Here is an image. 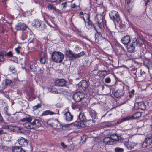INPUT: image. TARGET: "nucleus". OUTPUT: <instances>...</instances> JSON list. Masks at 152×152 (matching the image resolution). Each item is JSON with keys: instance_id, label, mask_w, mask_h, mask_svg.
<instances>
[{"instance_id": "obj_1", "label": "nucleus", "mask_w": 152, "mask_h": 152, "mask_svg": "<svg viewBox=\"0 0 152 152\" xmlns=\"http://www.w3.org/2000/svg\"><path fill=\"white\" fill-rule=\"evenodd\" d=\"M32 25L41 31L46 29V24L42 21L38 19H35L32 23Z\"/></svg>"}, {"instance_id": "obj_2", "label": "nucleus", "mask_w": 152, "mask_h": 152, "mask_svg": "<svg viewBox=\"0 0 152 152\" xmlns=\"http://www.w3.org/2000/svg\"><path fill=\"white\" fill-rule=\"evenodd\" d=\"M52 60L56 63H60L62 62L64 57V54L61 52L54 51L52 54Z\"/></svg>"}, {"instance_id": "obj_3", "label": "nucleus", "mask_w": 152, "mask_h": 152, "mask_svg": "<svg viewBox=\"0 0 152 152\" xmlns=\"http://www.w3.org/2000/svg\"><path fill=\"white\" fill-rule=\"evenodd\" d=\"M86 116L83 113L80 112L79 115L80 121H79L78 119L74 123L75 126L77 127H85V125L84 122L85 120H87V119L86 118Z\"/></svg>"}, {"instance_id": "obj_4", "label": "nucleus", "mask_w": 152, "mask_h": 152, "mask_svg": "<svg viewBox=\"0 0 152 152\" xmlns=\"http://www.w3.org/2000/svg\"><path fill=\"white\" fill-rule=\"evenodd\" d=\"M122 88L124 91H127L126 99L127 100H130L131 98H133L134 96L135 91L134 89L130 90L129 86L125 85L124 83L120 84Z\"/></svg>"}, {"instance_id": "obj_5", "label": "nucleus", "mask_w": 152, "mask_h": 152, "mask_svg": "<svg viewBox=\"0 0 152 152\" xmlns=\"http://www.w3.org/2000/svg\"><path fill=\"white\" fill-rule=\"evenodd\" d=\"M115 45L116 46L119 48L118 51L120 50V51L119 54L120 55H123L125 58H127L128 57H129L131 55L126 53V51L124 49V48L117 41H115Z\"/></svg>"}, {"instance_id": "obj_6", "label": "nucleus", "mask_w": 152, "mask_h": 152, "mask_svg": "<svg viewBox=\"0 0 152 152\" xmlns=\"http://www.w3.org/2000/svg\"><path fill=\"white\" fill-rule=\"evenodd\" d=\"M28 46L31 48H38L41 46V44L40 42L36 38L30 37L29 39Z\"/></svg>"}, {"instance_id": "obj_7", "label": "nucleus", "mask_w": 152, "mask_h": 152, "mask_svg": "<svg viewBox=\"0 0 152 152\" xmlns=\"http://www.w3.org/2000/svg\"><path fill=\"white\" fill-rule=\"evenodd\" d=\"M96 23L103 24V27L105 26L106 21L104 18V15L102 14H97L95 17Z\"/></svg>"}, {"instance_id": "obj_8", "label": "nucleus", "mask_w": 152, "mask_h": 152, "mask_svg": "<svg viewBox=\"0 0 152 152\" xmlns=\"http://www.w3.org/2000/svg\"><path fill=\"white\" fill-rule=\"evenodd\" d=\"M109 16L112 20L114 22L118 23L120 20V17L118 12L112 10L109 13Z\"/></svg>"}, {"instance_id": "obj_9", "label": "nucleus", "mask_w": 152, "mask_h": 152, "mask_svg": "<svg viewBox=\"0 0 152 152\" xmlns=\"http://www.w3.org/2000/svg\"><path fill=\"white\" fill-rule=\"evenodd\" d=\"M85 97V94L83 92H76L72 96L73 100L76 102H79L83 99Z\"/></svg>"}, {"instance_id": "obj_10", "label": "nucleus", "mask_w": 152, "mask_h": 152, "mask_svg": "<svg viewBox=\"0 0 152 152\" xmlns=\"http://www.w3.org/2000/svg\"><path fill=\"white\" fill-rule=\"evenodd\" d=\"M104 29L106 31V35L107 36L106 39L109 41L113 40L114 39V36L115 33L113 31H111L108 28L107 25L103 27Z\"/></svg>"}, {"instance_id": "obj_11", "label": "nucleus", "mask_w": 152, "mask_h": 152, "mask_svg": "<svg viewBox=\"0 0 152 152\" xmlns=\"http://www.w3.org/2000/svg\"><path fill=\"white\" fill-rule=\"evenodd\" d=\"M152 143V134L150 133L146 136V137L143 142L142 146L143 148H146Z\"/></svg>"}, {"instance_id": "obj_12", "label": "nucleus", "mask_w": 152, "mask_h": 152, "mask_svg": "<svg viewBox=\"0 0 152 152\" xmlns=\"http://www.w3.org/2000/svg\"><path fill=\"white\" fill-rule=\"evenodd\" d=\"M95 41L99 44H102L106 42V39L102 35V33L101 34H95Z\"/></svg>"}, {"instance_id": "obj_13", "label": "nucleus", "mask_w": 152, "mask_h": 152, "mask_svg": "<svg viewBox=\"0 0 152 152\" xmlns=\"http://www.w3.org/2000/svg\"><path fill=\"white\" fill-rule=\"evenodd\" d=\"M138 42L137 39L136 38L132 39L131 44L129 47H127V50L129 52H132L134 50L135 46L137 45Z\"/></svg>"}, {"instance_id": "obj_14", "label": "nucleus", "mask_w": 152, "mask_h": 152, "mask_svg": "<svg viewBox=\"0 0 152 152\" xmlns=\"http://www.w3.org/2000/svg\"><path fill=\"white\" fill-rule=\"evenodd\" d=\"M66 81L64 79H59L56 80L54 82V85L58 87H65L66 86Z\"/></svg>"}, {"instance_id": "obj_15", "label": "nucleus", "mask_w": 152, "mask_h": 152, "mask_svg": "<svg viewBox=\"0 0 152 152\" xmlns=\"http://www.w3.org/2000/svg\"><path fill=\"white\" fill-rule=\"evenodd\" d=\"M28 141L27 139L22 137H20L18 140V143L21 147H25L27 146Z\"/></svg>"}, {"instance_id": "obj_16", "label": "nucleus", "mask_w": 152, "mask_h": 152, "mask_svg": "<svg viewBox=\"0 0 152 152\" xmlns=\"http://www.w3.org/2000/svg\"><path fill=\"white\" fill-rule=\"evenodd\" d=\"M93 26L97 32L96 34H101L102 33L103 31V24L95 23L93 24Z\"/></svg>"}, {"instance_id": "obj_17", "label": "nucleus", "mask_w": 152, "mask_h": 152, "mask_svg": "<svg viewBox=\"0 0 152 152\" xmlns=\"http://www.w3.org/2000/svg\"><path fill=\"white\" fill-rule=\"evenodd\" d=\"M84 16L88 21L86 28L88 29H90L91 28L93 24H92V23L90 19V14L89 13H85L84 15Z\"/></svg>"}, {"instance_id": "obj_18", "label": "nucleus", "mask_w": 152, "mask_h": 152, "mask_svg": "<svg viewBox=\"0 0 152 152\" xmlns=\"http://www.w3.org/2000/svg\"><path fill=\"white\" fill-rule=\"evenodd\" d=\"M27 28L26 25L21 22L18 23L15 26V28L17 30L25 31Z\"/></svg>"}, {"instance_id": "obj_19", "label": "nucleus", "mask_w": 152, "mask_h": 152, "mask_svg": "<svg viewBox=\"0 0 152 152\" xmlns=\"http://www.w3.org/2000/svg\"><path fill=\"white\" fill-rule=\"evenodd\" d=\"M79 85L80 86L79 89L82 91H84L88 87V82L86 80H83L79 83Z\"/></svg>"}, {"instance_id": "obj_20", "label": "nucleus", "mask_w": 152, "mask_h": 152, "mask_svg": "<svg viewBox=\"0 0 152 152\" xmlns=\"http://www.w3.org/2000/svg\"><path fill=\"white\" fill-rule=\"evenodd\" d=\"M64 116L65 120L67 121H71L73 118V115L71 114L68 109L66 110Z\"/></svg>"}, {"instance_id": "obj_21", "label": "nucleus", "mask_w": 152, "mask_h": 152, "mask_svg": "<svg viewBox=\"0 0 152 152\" xmlns=\"http://www.w3.org/2000/svg\"><path fill=\"white\" fill-rule=\"evenodd\" d=\"M31 123L32 129L38 128L41 125L40 122L38 119L34 120Z\"/></svg>"}, {"instance_id": "obj_22", "label": "nucleus", "mask_w": 152, "mask_h": 152, "mask_svg": "<svg viewBox=\"0 0 152 152\" xmlns=\"http://www.w3.org/2000/svg\"><path fill=\"white\" fill-rule=\"evenodd\" d=\"M66 55L69 58L70 60H72L77 58L76 54L74 53L70 50L66 51Z\"/></svg>"}, {"instance_id": "obj_23", "label": "nucleus", "mask_w": 152, "mask_h": 152, "mask_svg": "<svg viewBox=\"0 0 152 152\" xmlns=\"http://www.w3.org/2000/svg\"><path fill=\"white\" fill-rule=\"evenodd\" d=\"M123 89L122 90L121 89H118L114 93L115 96L116 98H121L125 93Z\"/></svg>"}, {"instance_id": "obj_24", "label": "nucleus", "mask_w": 152, "mask_h": 152, "mask_svg": "<svg viewBox=\"0 0 152 152\" xmlns=\"http://www.w3.org/2000/svg\"><path fill=\"white\" fill-rule=\"evenodd\" d=\"M122 43L125 45H127L130 41V38L129 35H126L123 37L121 39Z\"/></svg>"}, {"instance_id": "obj_25", "label": "nucleus", "mask_w": 152, "mask_h": 152, "mask_svg": "<svg viewBox=\"0 0 152 152\" xmlns=\"http://www.w3.org/2000/svg\"><path fill=\"white\" fill-rule=\"evenodd\" d=\"M125 145L126 146L128 149H131L133 148L136 145V144L134 142H126L124 143Z\"/></svg>"}, {"instance_id": "obj_26", "label": "nucleus", "mask_w": 152, "mask_h": 152, "mask_svg": "<svg viewBox=\"0 0 152 152\" xmlns=\"http://www.w3.org/2000/svg\"><path fill=\"white\" fill-rule=\"evenodd\" d=\"M12 152H25V151L21 146H14L12 148Z\"/></svg>"}, {"instance_id": "obj_27", "label": "nucleus", "mask_w": 152, "mask_h": 152, "mask_svg": "<svg viewBox=\"0 0 152 152\" xmlns=\"http://www.w3.org/2000/svg\"><path fill=\"white\" fill-rule=\"evenodd\" d=\"M97 75L102 78H104L107 75V72L106 70H99L97 74Z\"/></svg>"}, {"instance_id": "obj_28", "label": "nucleus", "mask_w": 152, "mask_h": 152, "mask_svg": "<svg viewBox=\"0 0 152 152\" xmlns=\"http://www.w3.org/2000/svg\"><path fill=\"white\" fill-rule=\"evenodd\" d=\"M142 114L141 112H137L134 114L132 115L131 116H128L129 117V120L132 119H137L141 116Z\"/></svg>"}, {"instance_id": "obj_29", "label": "nucleus", "mask_w": 152, "mask_h": 152, "mask_svg": "<svg viewBox=\"0 0 152 152\" xmlns=\"http://www.w3.org/2000/svg\"><path fill=\"white\" fill-rule=\"evenodd\" d=\"M111 139L109 137H106L103 139V142L106 144L109 145H113V142L111 140Z\"/></svg>"}, {"instance_id": "obj_30", "label": "nucleus", "mask_w": 152, "mask_h": 152, "mask_svg": "<svg viewBox=\"0 0 152 152\" xmlns=\"http://www.w3.org/2000/svg\"><path fill=\"white\" fill-rule=\"evenodd\" d=\"M111 140L113 142V145L115 142L119 140V136L116 134H113L110 136Z\"/></svg>"}, {"instance_id": "obj_31", "label": "nucleus", "mask_w": 152, "mask_h": 152, "mask_svg": "<svg viewBox=\"0 0 152 152\" xmlns=\"http://www.w3.org/2000/svg\"><path fill=\"white\" fill-rule=\"evenodd\" d=\"M56 114H59V112H58V113H56L50 110H47L43 111L42 113V115L43 116H45L47 115H52Z\"/></svg>"}, {"instance_id": "obj_32", "label": "nucleus", "mask_w": 152, "mask_h": 152, "mask_svg": "<svg viewBox=\"0 0 152 152\" xmlns=\"http://www.w3.org/2000/svg\"><path fill=\"white\" fill-rule=\"evenodd\" d=\"M146 108V105L144 102H141L138 103V108L139 109L144 110Z\"/></svg>"}, {"instance_id": "obj_33", "label": "nucleus", "mask_w": 152, "mask_h": 152, "mask_svg": "<svg viewBox=\"0 0 152 152\" xmlns=\"http://www.w3.org/2000/svg\"><path fill=\"white\" fill-rule=\"evenodd\" d=\"M129 117L127 116L126 117L123 118L122 119H119L117 120V121L115 122V124L116 125L118 124H120L122 122L126 121L129 120Z\"/></svg>"}, {"instance_id": "obj_34", "label": "nucleus", "mask_w": 152, "mask_h": 152, "mask_svg": "<svg viewBox=\"0 0 152 152\" xmlns=\"http://www.w3.org/2000/svg\"><path fill=\"white\" fill-rule=\"evenodd\" d=\"M48 90L52 93L54 94L58 93V91L57 88H54L53 86H51L48 88Z\"/></svg>"}, {"instance_id": "obj_35", "label": "nucleus", "mask_w": 152, "mask_h": 152, "mask_svg": "<svg viewBox=\"0 0 152 152\" xmlns=\"http://www.w3.org/2000/svg\"><path fill=\"white\" fill-rule=\"evenodd\" d=\"M88 120V121L84 122L85 127L86 126H91L93 125V124L95 123V121L93 119L92 120Z\"/></svg>"}, {"instance_id": "obj_36", "label": "nucleus", "mask_w": 152, "mask_h": 152, "mask_svg": "<svg viewBox=\"0 0 152 152\" xmlns=\"http://www.w3.org/2000/svg\"><path fill=\"white\" fill-rule=\"evenodd\" d=\"M23 126L27 129H32L31 122H25L23 124Z\"/></svg>"}, {"instance_id": "obj_37", "label": "nucleus", "mask_w": 152, "mask_h": 152, "mask_svg": "<svg viewBox=\"0 0 152 152\" xmlns=\"http://www.w3.org/2000/svg\"><path fill=\"white\" fill-rule=\"evenodd\" d=\"M32 119L31 117H26L23 118L20 120V121L22 122H31Z\"/></svg>"}, {"instance_id": "obj_38", "label": "nucleus", "mask_w": 152, "mask_h": 152, "mask_svg": "<svg viewBox=\"0 0 152 152\" xmlns=\"http://www.w3.org/2000/svg\"><path fill=\"white\" fill-rule=\"evenodd\" d=\"M97 115L96 112L93 110H91L89 111V115L92 118H95Z\"/></svg>"}, {"instance_id": "obj_39", "label": "nucleus", "mask_w": 152, "mask_h": 152, "mask_svg": "<svg viewBox=\"0 0 152 152\" xmlns=\"http://www.w3.org/2000/svg\"><path fill=\"white\" fill-rule=\"evenodd\" d=\"M86 54V52L84 51H82L80 53H78L77 54H76V57H77V58L80 57L85 55Z\"/></svg>"}, {"instance_id": "obj_40", "label": "nucleus", "mask_w": 152, "mask_h": 152, "mask_svg": "<svg viewBox=\"0 0 152 152\" xmlns=\"http://www.w3.org/2000/svg\"><path fill=\"white\" fill-rule=\"evenodd\" d=\"M46 57L45 56L41 57L40 60V63L42 64H44L46 61Z\"/></svg>"}, {"instance_id": "obj_41", "label": "nucleus", "mask_w": 152, "mask_h": 152, "mask_svg": "<svg viewBox=\"0 0 152 152\" xmlns=\"http://www.w3.org/2000/svg\"><path fill=\"white\" fill-rule=\"evenodd\" d=\"M48 9L49 10H51L52 9H53L54 10H56V7L54 6L53 5H51L50 4H49L48 5Z\"/></svg>"}, {"instance_id": "obj_42", "label": "nucleus", "mask_w": 152, "mask_h": 152, "mask_svg": "<svg viewBox=\"0 0 152 152\" xmlns=\"http://www.w3.org/2000/svg\"><path fill=\"white\" fill-rule=\"evenodd\" d=\"M29 91L30 92V94H29L28 93H27V96L29 98L31 97L34 94V91L31 88H30Z\"/></svg>"}, {"instance_id": "obj_43", "label": "nucleus", "mask_w": 152, "mask_h": 152, "mask_svg": "<svg viewBox=\"0 0 152 152\" xmlns=\"http://www.w3.org/2000/svg\"><path fill=\"white\" fill-rule=\"evenodd\" d=\"M86 13H84L83 12H80V14L82 16H80V18H83L85 23L86 24V21L85 19V17L84 15Z\"/></svg>"}, {"instance_id": "obj_44", "label": "nucleus", "mask_w": 152, "mask_h": 152, "mask_svg": "<svg viewBox=\"0 0 152 152\" xmlns=\"http://www.w3.org/2000/svg\"><path fill=\"white\" fill-rule=\"evenodd\" d=\"M9 70L12 72L13 73H15V68L13 66H10L9 67Z\"/></svg>"}, {"instance_id": "obj_45", "label": "nucleus", "mask_w": 152, "mask_h": 152, "mask_svg": "<svg viewBox=\"0 0 152 152\" xmlns=\"http://www.w3.org/2000/svg\"><path fill=\"white\" fill-rule=\"evenodd\" d=\"M30 70L31 71L34 72L36 71L37 68L34 65L32 64L30 66Z\"/></svg>"}, {"instance_id": "obj_46", "label": "nucleus", "mask_w": 152, "mask_h": 152, "mask_svg": "<svg viewBox=\"0 0 152 152\" xmlns=\"http://www.w3.org/2000/svg\"><path fill=\"white\" fill-rule=\"evenodd\" d=\"M91 1L94 3V5H96L97 4L96 6H97L99 5H100L101 3V2H99V0H91Z\"/></svg>"}, {"instance_id": "obj_47", "label": "nucleus", "mask_w": 152, "mask_h": 152, "mask_svg": "<svg viewBox=\"0 0 152 152\" xmlns=\"http://www.w3.org/2000/svg\"><path fill=\"white\" fill-rule=\"evenodd\" d=\"M21 47L19 46L17 48L15 49V51L18 54H20V50L21 49Z\"/></svg>"}, {"instance_id": "obj_48", "label": "nucleus", "mask_w": 152, "mask_h": 152, "mask_svg": "<svg viewBox=\"0 0 152 152\" xmlns=\"http://www.w3.org/2000/svg\"><path fill=\"white\" fill-rule=\"evenodd\" d=\"M115 152H123L124 149L119 147H116L115 149Z\"/></svg>"}, {"instance_id": "obj_49", "label": "nucleus", "mask_w": 152, "mask_h": 152, "mask_svg": "<svg viewBox=\"0 0 152 152\" xmlns=\"http://www.w3.org/2000/svg\"><path fill=\"white\" fill-rule=\"evenodd\" d=\"M41 105L40 104H38L34 106L33 107V109L34 110H36L38 109L41 107Z\"/></svg>"}, {"instance_id": "obj_50", "label": "nucleus", "mask_w": 152, "mask_h": 152, "mask_svg": "<svg viewBox=\"0 0 152 152\" xmlns=\"http://www.w3.org/2000/svg\"><path fill=\"white\" fill-rule=\"evenodd\" d=\"M111 81V80L109 77H107L106 78L104 79V82L105 83H108Z\"/></svg>"}, {"instance_id": "obj_51", "label": "nucleus", "mask_w": 152, "mask_h": 152, "mask_svg": "<svg viewBox=\"0 0 152 152\" xmlns=\"http://www.w3.org/2000/svg\"><path fill=\"white\" fill-rule=\"evenodd\" d=\"M80 49L81 48L79 47L78 45H76L74 48L75 50L77 52L80 51Z\"/></svg>"}, {"instance_id": "obj_52", "label": "nucleus", "mask_w": 152, "mask_h": 152, "mask_svg": "<svg viewBox=\"0 0 152 152\" xmlns=\"http://www.w3.org/2000/svg\"><path fill=\"white\" fill-rule=\"evenodd\" d=\"M4 59L3 54H0V62H2L4 61Z\"/></svg>"}, {"instance_id": "obj_53", "label": "nucleus", "mask_w": 152, "mask_h": 152, "mask_svg": "<svg viewBox=\"0 0 152 152\" xmlns=\"http://www.w3.org/2000/svg\"><path fill=\"white\" fill-rule=\"evenodd\" d=\"M15 129L17 130L18 132H22V130H23V129L21 127H18L16 126H14Z\"/></svg>"}, {"instance_id": "obj_54", "label": "nucleus", "mask_w": 152, "mask_h": 152, "mask_svg": "<svg viewBox=\"0 0 152 152\" xmlns=\"http://www.w3.org/2000/svg\"><path fill=\"white\" fill-rule=\"evenodd\" d=\"M7 56L8 57H12L13 56L12 53L11 51H10L7 53Z\"/></svg>"}, {"instance_id": "obj_55", "label": "nucleus", "mask_w": 152, "mask_h": 152, "mask_svg": "<svg viewBox=\"0 0 152 152\" xmlns=\"http://www.w3.org/2000/svg\"><path fill=\"white\" fill-rule=\"evenodd\" d=\"M2 128L3 129H9L10 127L9 125H4L2 126Z\"/></svg>"}, {"instance_id": "obj_56", "label": "nucleus", "mask_w": 152, "mask_h": 152, "mask_svg": "<svg viewBox=\"0 0 152 152\" xmlns=\"http://www.w3.org/2000/svg\"><path fill=\"white\" fill-rule=\"evenodd\" d=\"M88 137L86 135H84L81 137V139L83 140V141H85L86 138Z\"/></svg>"}, {"instance_id": "obj_57", "label": "nucleus", "mask_w": 152, "mask_h": 152, "mask_svg": "<svg viewBox=\"0 0 152 152\" xmlns=\"http://www.w3.org/2000/svg\"><path fill=\"white\" fill-rule=\"evenodd\" d=\"M11 83V80H7L6 81V85H10Z\"/></svg>"}, {"instance_id": "obj_58", "label": "nucleus", "mask_w": 152, "mask_h": 152, "mask_svg": "<svg viewBox=\"0 0 152 152\" xmlns=\"http://www.w3.org/2000/svg\"><path fill=\"white\" fill-rule=\"evenodd\" d=\"M86 118L87 119V120H85V122L88 121V119L92 120L93 119V118H92L90 117V116L89 115H88L87 116H86Z\"/></svg>"}, {"instance_id": "obj_59", "label": "nucleus", "mask_w": 152, "mask_h": 152, "mask_svg": "<svg viewBox=\"0 0 152 152\" xmlns=\"http://www.w3.org/2000/svg\"><path fill=\"white\" fill-rule=\"evenodd\" d=\"M61 145L62 147L64 148H66L67 147V146L66 145H65L64 143L62 142L61 143Z\"/></svg>"}, {"instance_id": "obj_60", "label": "nucleus", "mask_w": 152, "mask_h": 152, "mask_svg": "<svg viewBox=\"0 0 152 152\" xmlns=\"http://www.w3.org/2000/svg\"><path fill=\"white\" fill-rule=\"evenodd\" d=\"M140 76H142L143 74H144L145 73V72L144 71L142 72V69H140Z\"/></svg>"}, {"instance_id": "obj_61", "label": "nucleus", "mask_w": 152, "mask_h": 152, "mask_svg": "<svg viewBox=\"0 0 152 152\" xmlns=\"http://www.w3.org/2000/svg\"><path fill=\"white\" fill-rule=\"evenodd\" d=\"M4 121L2 116L1 115V113H0V122H2Z\"/></svg>"}, {"instance_id": "obj_62", "label": "nucleus", "mask_w": 152, "mask_h": 152, "mask_svg": "<svg viewBox=\"0 0 152 152\" xmlns=\"http://www.w3.org/2000/svg\"><path fill=\"white\" fill-rule=\"evenodd\" d=\"M6 134L5 132H4V131L2 129L0 130V134L1 135L2 134Z\"/></svg>"}, {"instance_id": "obj_63", "label": "nucleus", "mask_w": 152, "mask_h": 152, "mask_svg": "<svg viewBox=\"0 0 152 152\" xmlns=\"http://www.w3.org/2000/svg\"><path fill=\"white\" fill-rule=\"evenodd\" d=\"M149 2V0H147V1L145 2V6L146 7H147L148 3Z\"/></svg>"}, {"instance_id": "obj_64", "label": "nucleus", "mask_w": 152, "mask_h": 152, "mask_svg": "<svg viewBox=\"0 0 152 152\" xmlns=\"http://www.w3.org/2000/svg\"><path fill=\"white\" fill-rule=\"evenodd\" d=\"M131 0H126V2L127 4H129L131 2Z\"/></svg>"}]
</instances>
